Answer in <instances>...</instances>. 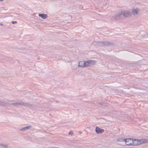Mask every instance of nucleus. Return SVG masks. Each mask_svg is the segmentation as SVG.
I'll return each instance as SVG.
<instances>
[{
	"label": "nucleus",
	"mask_w": 148,
	"mask_h": 148,
	"mask_svg": "<svg viewBox=\"0 0 148 148\" xmlns=\"http://www.w3.org/2000/svg\"><path fill=\"white\" fill-rule=\"evenodd\" d=\"M39 16L43 19H45L47 18V15L44 14H39Z\"/></svg>",
	"instance_id": "11"
},
{
	"label": "nucleus",
	"mask_w": 148,
	"mask_h": 148,
	"mask_svg": "<svg viewBox=\"0 0 148 148\" xmlns=\"http://www.w3.org/2000/svg\"><path fill=\"white\" fill-rule=\"evenodd\" d=\"M125 142L127 145H132L133 143V139L131 138L125 139Z\"/></svg>",
	"instance_id": "4"
},
{
	"label": "nucleus",
	"mask_w": 148,
	"mask_h": 148,
	"mask_svg": "<svg viewBox=\"0 0 148 148\" xmlns=\"http://www.w3.org/2000/svg\"><path fill=\"white\" fill-rule=\"evenodd\" d=\"M32 127V126L31 125H29L27 126L23 127V128L20 129V131H25L29 129V128H31Z\"/></svg>",
	"instance_id": "10"
},
{
	"label": "nucleus",
	"mask_w": 148,
	"mask_h": 148,
	"mask_svg": "<svg viewBox=\"0 0 148 148\" xmlns=\"http://www.w3.org/2000/svg\"><path fill=\"white\" fill-rule=\"evenodd\" d=\"M95 130V132L97 134L102 133L104 131V130L101 129L98 127H96Z\"/></svg>",
	"instance_id": "7"
},
{
	"label": "nucleus",
	"mask_w": 148,
	"mask_h": 148,
	"mask_svg": "<svg viewBox=\"0 0 148 148\" xmlns=\"http://www.w3.org/2000/svg\"><path fill=\"white\" fill-rule=\"evenodd\" d=\"M112 45V44L111 43L106 41L103 42V46H109Z\"/></svg>",
	"instance_id": "8"
},
{
	"label": "nucleus",
	"mask_w": 148,
	"mask_h": 148,
	"mask_svg": "<svg viewBox=\"0 0 148 148\" xmlns=\"http://www.w3.org/2000/svg\"><path fill=\"white\" fill-rule=\"evenodd\" d=\"M3 25V24H2V23H1V24H0V25L2 26V25Z\"/></svg>",
	"instance_id": "19"
},
{
	"label": "nucleus",
	"mask_w": 148,
	"mask_h": 148,
	"mask_svg": "<svg viewBox=\"0 0 148 148\" xmlns=\"http://www.w3.org/2000/svg\"><path fill=\"white\" fill-rule=\"evenodd\" d=\"M0 146L4 148H8V145H4L3 143H1L0 144Z\"/></svg>",
	"instance_id": "13"
},
{
	"label": "nucleus",
	"mask_w": 148,
	"mask_h": 148,
	"mask_svg": "<svg viewBox=\"0 0 148 148\" xmlns=\"http://www.w3.org/2000/svg\"><path fill=\"white\" fill-rule=\"evenodd\" d=\"M12 23L13 24H14L16 23L17 22L16 21H12Z\"/></svg>",
	"instance_id": "16"
},
{
	"label": "nucleus",
	"mask_w": 148,
	"mask_h": 148,
	"mask_svg": "<svg viewBox=\"0 0 148 148\" xmlns=\"http://www.w3.org/2000/svg\"><path fill=\"white\" fill-rule=\"evenodd\" d=\"M140 10L139 8H133L132 10V13L134 16H136L138 14Z\"/></svg>",
	"instance_id": "6"
},
{
	"label": "nucleus",
	"mask_w": 148,
	"mask_h": 148,
	"mask_svg": "<svg viewBox=\"0 0 148 148\" xmlns=\"http://www.w3.org/2000/svg\"><path fill=\"white\" fill-rule=\"evenodd\" d=\"M125 139H123L122 138H120L117 140V141L120 142H122L123 141L125 142Z\"/></svg>",
	"instance_id": "14"
},
{
	"label": "nucleus",
	"mask_w": 148,
	"mask_h": 148,
	"mask_svg": "<svg viewBox=\"0 0 148 148\" xmlns=\"http://www.w3.org/2000/svg\"><path fill=\"white\" fill-rule=\"evenodd\" d=\"M131 13L127 10H123L119 11L114 16V18L116 19L124 18L130 15Z\"/></svg>",
	"instance_id": "1"
},
{
	"label": "nucleus",
	"mask_w": 148,
	"mask_h": 148,
	"mask_svg": "<svg viewBox=\"0 0 148 148\" xmlns=\"http://www.w3.org/2000/svg\"><path fill=\"white\" fill-rule=\"evenodd\" d=\"M17 102H15V103H11L10 104H12V105H14L15 106H17Z\"/></svg>",
	"instance_id": "15"
},
{
	"label": "nucleus",
	"mask_w": 148,
	"mask_h": 148,
	"mask_svg": "<svg viewBox=\"0 0 148 148\" xmlns=\"http://www.w3.org/2000/svg\"><path fill=\"white\" fill-rule=\"evenodd\" d=\"M85 61H80L78 63V66L79 67H85Z\"/></svg>",
	"instance_id": "9"
},
{
	"label": "nucleus",
	"mask_w": 148,
	"mask_h": 148,
	"mask_svg": "<svg viewBox=\"0 0 148 148\" xmlns=\"http://www.w3.org/2000/svg\"><path fill=\"white\" fill-rule=\"evenodd\" d=\"M96 43V44L98 46H103V42L101 41H97L95 42Z\"/></svg>",
	"instance_id": "12"
},
{
	"label": "nucleus",
	"mask_w": 148,
	"mask_h": 148,
	"mask_svg": "<svg viewBox=\"0 0 148 148\" xmlns=\"http://www.w3.org/2000/svg\"><path fill=\"white\" fill-rule=\"evenodd\" d=\"M96 64V62L92 60H88L86 62L85 61V67L93 65Z\"/></svg>",
	"instance_id": "3"
},
{
	"label": "nucleus",
	"mask_w": 148,
	"mask_h": 148,
	"mask_svg": "<svg viewBox=\"0 0 148 148\" xmlns=\"http://www.w3.org/2000/svg\"><path fill=\"white\" fill-rule=\"evenodd\" d=\"M3 103L2 101H0V105H2Z\"/></svg>",
	"instance_id": "18"
},
{
	"label": "nucleus",
	"mask_w": 148,
	"mask_h": 148,
	"mask_svg": "<svg viewBox=\"0 0 148 148\" xmlns=\"http://www.w3.org/2000/svg\"><path fill=\"white\" fill-rule=\"evenodd\" d=\"M79 132L80 133V134L82 133V132Z\"/></svg>",
	"instance_id": "21"
},
{
	"label": "nucleus",
	"mask_w": 148,
	"mask_h": 148,
	"mask_svg": "<svg viewBox=\"0 0 148 148\" xmlns=\"http://www.w3.org/2000/svg\"><path fill=\"white\" fill-rule=\"evenodd\" d=\"M147 140L143 139L141 140L133 139L132 145H137L147 142Z\"/></svg>",
	"instance_id": "2"
},
{
	"label": "nucleus",
	"mask_w": 148,
	"mask_h": 148,
	"mask_svg": "<svg viewBox=\"0 0 148 148\" xmlns=\"http://www.w3.org/2000/svg\"><path fill=\"white\" fill-rule=\"evenodd\" d=\"M99 103L100 104H101V103Z\"/></svg>",
	"instance_id": "22"
},
{
	"label": "nucleus",
	"mask_w": 148,
	"mask_h": 148,
	"mask_svg": "<svg viewBox=\"0 0 148 148\" xmlns=\"http://www.w3.org/2000/svg\"><path fill=\"white\" fill-rule=\"evenodd\" d=\"M0 1H3V0H0Z\"/></svg>",
	"instance_id": "20"
},
{
	"label": "nucleus",
	"mask_w": 148,
	"mask_h": 148,
	"mask_svg": "<svg viewBox=\"0 0 148 148\" xmlns=\"http://www.w3.org/2000/svg\"><path fill=\"white\" fill-rule=\"evenodd\" d=\"M19 105H23L30 107L32 106V105L28 103H25L23 102H17V106Z\"/></svg>",
	"instance_id": "5"
},
{
	"label": "nucleus",
	"mask_w": 148,
	"mask_h": 148,
	"mask_svg": "<svg viewBox=\"0 0 148 148\" xmlns=\"http://www.w3.org/2000/svg\"><path fill=\"white\" fill-rule=\"evenodd\" d=\"M73 134V132H72V131H70L69 133V134Z\"/></svg>",
	"instance_id": "17"
}]
</instances>
